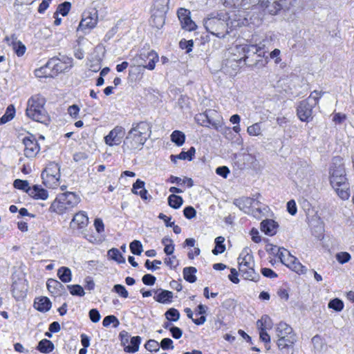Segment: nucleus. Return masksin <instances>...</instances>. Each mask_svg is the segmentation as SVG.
I'll list each match as a JSON object with an SVG mask.
<instances>
[{"label":"nucleus","mask_w":354,"mask_h":354,"mask_svg":"<svg viewBox=\"0 0 354 354\" xmlns=\"http://www.w3.org/2000/svg\"><path fill=\"white\" fill-rule=\"evenodd\" d=\"M151 133V125L141 121L133 123L125 137L122 146L124 153H131L136 150H140Z\"/></svg>","instance_id":"1"},{"label":"nucleus","mask_w":354,"mask_h":354,"mask_svg":"<svg viewBox=\"0 0 354 354\" xmlns=\"http://www.w3.org/2000/svg\"><path fill=\"white\" fill-rule=\"evenodd\" d=\"M60 195V200L64 202V204L69 209L76 206L80 201V198L73 192H65Z\"/></svg>","instance_id":"17"},{"label":"nucleus","mask_w":354,"mask_h":354,"mask_svg":"<svg viewBox=\"0 0 354 354\" xmlns=\"http://www.w3.org/2000/svg\"><path fill=\"white\" fill-rule=\"evenodd\" d=\"M13 186L18 189L23 190L28 194V191L31 189L27 180L16 179L13 183Z\"/></svg>","instance_id":"46"},{"label":"nucleus","mask_w":354,"mask_h":354,"mask_svg":"<svg viewBox=\"0 0 354 354\" xmlns=\"http://www.w3.org/2000/svg\"><path fill=\"white\" fill-rule=\"evenodd\" d=\"M337 194V195L342 200H347L350 196V193L348 191V185H345V187H333Z\"/></svg>","instance_id":"47"},{"label":"nucleus","mask_w":354,"mask_h":354,"mask_svg":"<svg viewBox=\"0 0 354 354\" xmlns=\"http://www.w3.org/2000/svg\"><path fill=\"white\" fill-rule=\"evenodd\" d=\"M51 302L46 297H41L35 299L34 307L40 312H47L51 308Z\"/></svg>","instance_id":"25"},{"label":"nucleus","mask_w":354,"mask_h":354,"mask_svg":"<svg viewBox=\"0 0 354 354\" xmlns=\"http://www.w3.org/2000/svg\"><path fill=\"white\" fill-rule=\"evenodd\" d=\"M23 143L25 146L24 154L26 157H33L39 151V147L35 140H31L29 138H25L23 140Z\"/></svg>","instance_id":"15"},{"label":"nucleus","mask_w":354,"mask_h":354,"mask_svg":"<svg viewBox=\"0 0 354 354\" xmlns=\"http://www.w3.org/2000/svg\"><path fill=\"white\" fill-rule=\"evenodd\" d=\"M88 223V218L84 212H80L77 213L71 222V226L75 227V226L78 229L85 227Z\"/></svg>","instance_id":"16"},{"label":"nucleus","mask_w":354,"mask_h":354,"mask_svg":"<svg viewBox=\"0 0 354 354\" xmlns=\"http://www.w3.org/2000/svg\"><path fill=\"white\" fill-rule=\"evenodd\" d=\"M28 194L35 199L46 200L48 196V192L41 186L35 185L28 191Z\"/></svg>","instance_id":"23"},{"label":"nucleus","mask_w":354,"mask_h":354,"mask_svg":"<svg viewBox=\"0 0 354 354\" xmlns=\"http://www.w3.org/2000/svg\"><path fill=\"white\" fill-rule=\"evenodd\" d=\"M149 59L148 63L144 64L141 62V66H142L145 68L152 71L155 68L156 63L158 62L159 57L158 54L153 50H151V55H149Z\"/></svg>","instance_id":"37"},{"label":"nucleus","mask_w":354,"mask_h":354,"mask_svg":"<svg viewBox=\"0 0 354 354\" xmlns=\"http://www.w3.org/2000/svg\"><path fill=\"white\" fill-rule=\"evenodd\" d=\"M290 334H295L292 328L285 322H280L276 328V335L278 339L287 337Z\"/></svg>","instance_id":"26"},{"label":"nucleus","mask_w":354,"mask_h":354,"mask_svg":"<svg viewBox=\"0 0 354 354\" xmlns=\"http://www.w3.org/2000/svg\"><path fill=\"white\" fill-rule=\"evenodd\" d=\"M46 286L48 291L53 295H61L65 290L64 285L54 279H49Z\"/></svg>","instance_id":"19"},{"label":"nucleus","mask_w":354,"mask_h":354,"mask_svg":"<svg viewBox=\"0 0 354 354\" xmlns=\"http://www.w3.org/2000/svg\"><path fill=\"white\" fill-rule=\"evenodd\" d=\"M67 288L72 295L82 297L85 295L84 289L80 285H68Z\"/></svg>","instance_id":"50"},{"label":"nucleus","mask_w":354,"mask_h":354,"mask_svg":"<svg viewBox=\"0 0 354 354\" xmlns=\"http://www.w3.org/2000/svg\"><path fill=\"white\" fill-rule=\"evenodd\" d=\"M225 239L223 236H218L215 239V247L212 250V253L214 255L221 254L225 250V245L223 244Z\"/></svg>","instance_id":"40"},{"label":"nucleus","mask_w":354,"mask_h":354,"mask_svg":"<svg viewBox=\"0 0 354 354\" xmlns=\"http://www.w3.org/2000/svg\"><path fill=\"white\" fill-rule=\"evenodd\" d=\"M259 203V202L255 198L250 197H242L239 199H236L234 202V204L241 210L245 211V209H249L254 203L258 205Z\"/></svg>","instance_id":"22"},{"label":"nucleus","mask_w":354,"mask_h":354,"mask_svg":"<svg viewBox=\"0 0 354 354\" xmlns=\"http://www.w3.org/2000/svg\"><path fill=\"white\" fill-rule=\"evenodd\" d=\"M159 345L163 350L174 348L173 341L170 338L162 339Z\"/></svg>","instance_id":"61"},{"label":"nucleus","mask_w":354,"mask_h":354,"mask_svg":"<svg viewBox=\"0 0 354 354\" xmlns=\"http://www.w3.org/2000/svg\"><path fill=\"white\" fill-rule=\"evenodd\" d=\"M278 224L274 220L266 219L261 223V230L268 236H273L277 233Z\"/></svg>","instance_id":"18"},{"label":"nucleus","mask_w":354,"mask_h":354,"mask_svg":"<svg viewBox=\"0 0 354 354\" xmlns=\"http://www.w3.org/2000/svg\"><path fill=\"white\" fill-rule=\"evenodd\" d=\"M325 92L314 91L310 96L301 101L297 108V115L302 122H309L313 119V109L318 104L319 100Z\"/></svg>","instance_id":"3"},{"label":"nucleus","mask_w":354,"mask_h":354,"mask_svg":"<svg viewBox=\"0 0 354 354\" xmlns=\"http://www.w3.org/2000/svg\"><path fill=\"white\" fill-rule=\"evenodd\" d=\"M111 324H113V327L116 328L119 326L120 322L118 318L114 315H108L106 316L102 322V324L104 327L109 326Z\"/></svg>","instance_id":"48"},{"label":"nucleus","mask_w":354,"mask_h":354,"mask_svg":"<svg viewBox=\"0 0 354 354\" xmlns=\"http://www.w3.org/2000/svg\"><path fill=\"white\" fill-rule=\"evenodd\" d=\"M58 61L59 60L55 58H53L50 60H49L44 67H41L39 69H37L35 71L36 77L41 78L50 76L51 75L46 72V70L48 68H53V69H55L57 71H58L60 69L59 68Z\"/></svg>","instance_id":"14"},{"label":"nucleus","mask_w":354,"mask_h":354,"mask_svg":"<svg viewBox=\"0 0 354 354\" xmlns=\"http://www.w3.org/2000/svg\"><path fill=\"white\" fill-rule=\"evenodd\" d=\"M46 102V99L40 95L31 97L28 101L26 115L36 122L48 124L50 118L44 109Z\"/></svg>","instance_id":"2"},{"label":"nucleus","mask_w":354,"mask_h":354,"mask_svg":"<svg viewBox=\"0 0 354 354\" xmlns=\"http://www.w3.org/2000/svg\"><path fill=\"white\" fill-rule=\"evenodd\" d=\"M259 2L260 0H225L224 5L230 8H241L248 4H256Z\"/></svg>","instance_id":"27"},{"label":"nucleus","mask_w":354,"mask_h":354,"mask_svg":"<svg viewBox=\"0 0 354 354\" xmlns=\"http://www.w3.org/2000/svg\"><path fill=\"white\" fill-rule=\"evenodd\" d=\"M145 347L147 351H149L150 352H153V351L156 352V351H159V349H160L159 343L154 339L148 340L147 342V343L145 344Z\"/></svg>","instance_id":"57"},{"label":"nucleus","mask_w":354,"mask_h":354,"mask_svg":"<svg viewBox=\"0 0 354 354\" xmlns=\"http://www.w3.org/2000/svg\"><path fill=\"white\" fill-rule=\"evenodd\" d=\"M335 257L337 261L341 264L348 262L351 259V254L346 252H338L336 254Z\"/></svg>","instance_id":"55"},{"label":"nucleus","mask_w":354,"mask_h":354,"mask_svg":"<svg viewBox=\"0 0 354 354\" xmlns=\"http://www.w3.org/2000/svg\"><path fill=\"white\" fill-rule=\"evenodd\" d=\"M149 55H151V50L149 51H143L141 52L140 54L136 58V62L141 66V62L144 64H147V61L149 60Z\"/></svg>","instance_id":"60"},{"label":"nucleus","mask_w":354,"mask_h":354,"mask_svg":"<svg viewBox=\"0 0 354 354\" xmlns=\"http://www.w3.org/2000/svg\"><path fill=\"white\" fill-rule=\"evenodd\" d=\"M264 46V45L263 46ZM263 47L260 45H243L242 46L241 50L244 53L243 61L245 64L249 66H256L259 59H255L254 60H250V57L251 55L261 58L264 57L266 51L263 50Z\"/></svg>","instance_id":"5"},{"label":"nucleus","mask_w":354,"mask_h":354,"mask_svg":"<svg viewBox=\"0 0 354 354\" xmlns=\"http://www.w3.org/2000/svg\"><path fill=\"white\" fill-rule=\"evenodd\" d=\"M183 214L187 218L192 219L196 216V211L193 207L187 206L184 209Z\"/></svg>","instance_id":"63"},{"label":"nucleus","mask_w":354,"mask_h":354,"mask_svg":"<svg viewBox=\"0 0 354 354\" xmlns=\"http://www.w3.org/2000/svg\"><path fill=\"white\" fill-rule=\"evenodd\" d=\"M183 199L181 196L176 195V194H171L168 197V204L169 205L174 208V209H178L180 207V206L183 205Z\"/></svg>","instance_id":"41"},{"label":"nucleus","mask_w":354,"mask_h":354,"mask_svg":"<svg viewBox=\"0 0 354 354\" xmlns=\"http://www.w3.org/2000/svg\"><path fill=\"white\" fill-rule=\"evenodd\" d=\"M328 307L336 312H340L344 308V302L338 298H335L328 302Z\"/></svg>","instance_id":"44"},{"label":"nucleus","mask_w":354,"mask_h":354,"mask_svg":"<svg viewBox=\"0 0 354 354\" xmlns=\"http://www.w3.org/2000/svg\"><path fill=\"white\" fill-rule=\"evenodd\" d=\"M124 134V129L122 127L117 126L105 136V143L109 146L118 145L121 142Z\"/></svg>","instance_id":"9"},{"label":"nucleus","mask_w":354,"mask_h":354,"mask_svg":"<svg viewBox=\"0 0 354 354\" xmlns=\"http://www.w3.org/2000/svg\"><path fill=\"white\" fill-rule=\"evenodd\" d=\"M204 26L207 32L218 38H224L229 32L225 21L216 17H209L205 19Z\"/></svg>","instance_id":"4"},{"label":"nucleus","mask_w":354,"mask_h":354,"mask_svg":"<svg viewBox=\"0 0 354 354\" xmlns=\"http://www.w3.org/2000/svg\"><path fill=\"white\" fill-rule=\"evenodd\" d=\"M197 270L194 267H186L183 269V277L184 279L189 282L194 283L196 281V277L195 274L196 273Z\"/></svg>","instance_id":"35"},{"label":"nucleus","mask_w":354,"mask_h":354,"mask_svg":"<svg viewBox=\"0 0 354 354\" xmlns=\"http://www.w3.org/2000/svg\"><path fill=\"white\" fill-rule=\"evenodd\" d=\"M277 255L281 262L288 268L291 263L296 260V257L292 256L288 250L283 248H279Z\"/></svg>","instance_id":"24"},{"label":"nucleus","mask_w":354,"mask_h":354,"mask_svg":"<svg viewBox=\"0 0 354 354\" xmlns=\"http://www.w3.org/2000/svg\"><path fill=\"white\" fill-rule=\"evenodd\" d=\"M69 208L66 205L64 204V202L60 200V195H59L56 199L52 203L50 210L51 212H56L57 214H63L66 209Z\"/></svg>","instance_id":"28"},{"label":"nucleus","mask_w":354,"mask_h":354,"mask_svg":"<svg viewBox=\"0 0 354 354\" xmlns=\"http://www.w3.org/2000/svg\"><path fill=\"white\" fill-rule=\"evenodd\" d=\"M248 133L250 136H257L261 134V128L260 123H255L248 127Z\"/></svg>","instance_id":"53"},{"label":"nucleus","mask_w":354,"mask_h":354,"mask_svg":"<svg viewBox=\"0 0 354 354\" xmlns=\"http://www.w3.org/2000/svg\"><path fill=\"white\" fill-rule=\"evenodd\" d=\"M330 182L333 187H345L348 185L345 175L330 176Z\"/></svg>","instance_id":"36"},{"label":"nucleus","mask_w":354,"mask_h":354,"mask_svg":"<svg viewBox=\"0 0 354 354\" xmlns=\"http://www.w3.org/2000/svg\"><path fill=\"white\" fill-rule=\"evenodd\" d=\"M171 140L177 146H182L185 143V136L180 131H174L171 135Z\"/></svg>","instance_id":"39"},{"label":"nucleus","mask_w":354,"mask_h":354,"mask_svg":"<svg viewBox=\"0 0 354 354\" xmlns=\"http://www.w3.org/2000/svg\"><path fill=\"white\" fill-rule=\"evenodd\" d=\"M210 116L205 112L197 114L195 117L196 122L201 126L208 127Z\"/></svg>","instance_id":"49"},{"label":"nucleus","mask_w":354,"mask_h":354,"mask_svg":"<svg viewBox=\"0 0 354 354\" xmlns=\"http://www.w3.org/2000/svg\"><path fill=\"white\" fill-rule=\"evenodd\" d=\"M57 276L64 283L70 282L72 278L71 271L67 267L59 268L57 270Z\"/></svg>","instance_id":"33"},{"label":"nucleus","mask_w":354,"mask_h":354,"mask_svg":"<svg viewBox=\"0 0 354 354\" xmlns=\"http://www.w3.org/2000/svg\"><path fill=\"white\" fill-rule=\"evenodd\" d=\"M27 288L24 281L14 282L12 285V292L17 299H21L26 297Z\"/></svg>","instance_id":"21"},{"label":"nucleus","mask_w":354,"mask_h":354,"mask_svg":"<svg viewBox=\"0 0 354 354\" xmlns=\"http://www.w3.org/2000/svg\"><path fill=\"white\" fill-rule=\"evenodd\" d=\"M177 14L183 28L189 31L196 29V25L192 20L189 10L181 8L178 9Z\"/></svg>","instance_id":"7"},{"label":"nucleus","mask_w":354,"mask_h":354,"mask_svg":"<svg viewBox=\"0 0 354 354\" xmlns=\"http://www.w3.org/2000/svg\"><path fill=\"white\" fill-rule=\"evenodd\" d=\"M119 337L121 342V344L124 346V348H125L126 346H129V343L131 337L127 331H121L119 334Z\"/></svg>","instance_id":"58"},{"label":"nucleus","mask_w":354,"mask_h":354,"mask_svg":"<svg viewBox=\"0 0 354 354\" xmlns=\"http://www.w3.org/2000/svg\"><path fill=\"white\" fill-rule=\"evenodd\" d=\"M97 22V15L96 11H94L93 13L91 12H84L78 29L82 30L85 29H92L96 26Z\"/></svg>","instance_id":"8"},{"label":"nucleus","mask_w":354,"mask_h":354,"mask_svg":"<svg viewBox=\"0 0 354 354\" xmlns=\"http://www.w3.org/2000/svg\"><path fill=\"white\" fill-rule=\"evenodd\" d=\"M107 255L111 259L115 261L118 263H125V259L117 248L109 250L107 252Z\"/></svg>","instance_id":"38"},{"label":"nucleus","mask_w":354,"mask_h":354,"mask_svg":"<svg viewBox=\"0 0 354 354\" xmlns=\"http://www.w3.org/2000/svg\"><path fill=\"white\" fill-rule=\"evenodd\" d=\"M196 153V149L194 147L189 148L187 151H181L178 155H177L178 159L180 160H191L194 154Z\"/></svg>","instance_id":"51"},{"label":"nucleus","mask_w":354,"mask_h":354,"mask_svg":"<svg viewBox=\"0 0 354 354\" xmlns=\"http://www.w3.org/2000/svg\"><path fill=\"white\" fill-rule=\"evenodd\" d=\"M88 316L91 322H93V323L98 322L101 318V315L99 311L95 308L90 310L88 313Z\"/></svg>","instance_id":"62"},{"label":"nucleus","mask_w":354,"mask_h":354,"mask_svg":"<svg viewBox=\"0 0 354 354\" xmlns=\"http://www.w3.org/2000/svg\"><path fill=\"white\" fill-rule=\"evenodd\" d=\"M284 1L285 0H277L272 3L269 0L261 1V7L266 8L270 15H275L283 8Z\"/></svg>","instance_id":"13"},{"label":"nucleus","mask_w":354,"mask_h":354,"mask_svg":"<svg viewBox=\"0 0 354 354\" xmlns=\"http://www.w3.org/2000/svg\"><path fill=\"white\" fill-rule=\"evenodd\" d=\"M54 348L53 343L47 339H41L37 346V349L42 353H49L53 351Z\"/></svg>","instance_id":"30"},{"label":"nucleus","mask_w":354,"mask_h":354,"mask_svg":"<svg viewBox=\"0 0 354 354\" xmlns=\"http://www.w3.org/2000/svg\"><path fill=\"white\" fill-rule=\"evenodd\" d=\"M113 290L123 298H127L129 296L128 291L126 290L125 287L123 285H115L113 286Z\"/></svg>","instance_id":"59"},{"label":"nucleus","mask_w":354,"mask_h":354,"mask_svg":"<svg viewBox=\"0 0 354 354\" xmlns=\"http://www.w3.org/2000/svg\"><path fill=\"white\" fill-rule=\"evenodd\" d=\"M209 124L216 131H220L222 133H227V132H231V129L230 127L224 126L222 118L212 120L210 118L208 122V126Z\"/></svg>","instance_id":"29"},{"label":"nucleus","mask_w":354,"mask_h":354,"mask_svg":"<svg viewBox=\"0 0 354 354\" xmlns=\"http://www.w3.org/2000/svg\"><path fill=\"white\" fill-rule=\"evenodd\" d=\"M141 342L140 336L132 337L130 339L129 346H126L124 351L127 353H136L138 351Z\"/></svg>","instance_id":"31"},{"label":"nucleus","mask_w":354,"mask_h":354,"mask_svg":"<svg viewBox=\"0 0 354 354\" xmlns=\"http://www.w3.org/2000/svg\"><path fill=\"white\" fill-rule=\"evenodd\" d=\"M71 8V4L68 1H64L62 3H60L57 8L55 12V15H58L61 14L62 16L65 17L68 15Z\"/></svg>","instance_id":"45"},{"label":"nucleus","mask_w":354,"mask_h":354,"mask_svg":"<svg viewBox=\"0 0 354 354\" xmlns=\"http://www.w3.org/2000/svg\"><path fill=\"white\" fill-rule=\"evenodd\" d=\"M156 280V277L151 274H146L142 278V282L147 286H153Z\"/></svg>","instance_id":"64"},{"label":"nucleus","mask_w":354,"mask_h":354,"mask_svg":"<svg viewBox=\"0 0 354 354\" xmlns=\"http://www.w3.org/2000/svg\"><path fill=\"white\" fill-rule=\"evenodd\" d=\"M155 293V296L153 299L161 304L169 303L171 301V299L173 297V292L169 290H153Z\"/></svg>","instance_id":"20"},{"label":"nucleus","mask_w":354,"mask_h":354,"mask_svg":"<svg viewBox=\"0 0 354 354\" xmlns=\"http://www.w3.org/2000/svg\"><path fill=\"white\" fill-rule=\"evenodd\" d=\"M239 271H245V267L254 266L253 256L248 248L243 250L238 258Z\"/></svg>","instance_id":"11"},{"label":"nucleus","mask_w":354,"mask_h":354,"mask_svg":"<svg viewBox=\"0 0 354 354\" xmlns=\"http://www.w3.org/2000/svg\"><path fill=\"white\" fill-rule=\"evenodd\" d=\"M291 270L298 274H304L306 272L305 266H304L296 258V260L291 263L289 267Z\"/></svg>","instance_id":"54"},{"label":"nucleus","mask_w":354,"mask_h":354,"mask_svg":"<svg viewBox=\"0 0 354 354\" xmlns=\"http://www.w3.org/2000/svg\"><path fill=\"white\" fill-rule=\"evenodd\" d=\"M44 175H55L57 176V177H60L59 165L55 162L49 163L41 173V176Z\"/></svg>","instance_id":"34"},{"label":"nucleus","mask_w":354,"mask_h":354,"mask_svg":"<svg viewBox=\"0 0 354 354\" xmlns=\"http://www.w3.org/2000/svg\"><path fill=\"white\" fill-rule=\"evenodd\" d=\"M60 177H57V176L52 175H44L41 176V178L43 180V183L49 188L54 189L59 185V180Z\"/></svg>","instance_id":"32"},{"label":"nucleus","mask_w":354,"mask_h":354,"mask_svg":"<svg viewBox=\"0 0 354 354\" xmlns=\"http://www.w3.org/2000/svg\"><path fill=\"white\" fill-rule=\"evenodd\" d=\"M296 342L295 334H290L287 337H281L277 340V346L279 350L284 354H292L293 346Z\"/></svg>","instance_id":"10"},{"label":"nucleus","mask_w":354,"mask_h":354,"mask_svg":"<svg viewBox=\"0 0 354 354\" xmlns=\"http://www.w3.org/2000/svg\"><path fill=\"white\" fill-rule=\"evenodd\" d=\"M165 316L169 322H177L180 319V313L177 309L171 308L165 312Z\"/></svg>","instance_id":"43"},{"label":"nucleus","mask_w":354,"mask_h":354,"mask_svg":"<svg viewBox=\"0 0 354 354\" xmlns=\"http://www.w3.org/2000/svg\"><path fill=\"white\" fill-rule=\"evenodd\" d=\"M169 0H155L153 5L154 19H158V24H155L157 28L162 27L165 23V14L169 10Z\"/></svg>","instance_id":"6"},{"label":"nucleus","mask_w":354,"mask_h":354,"mask_svg":"<svg viewBox=\"0 0 354 354\" xmlns=\"http://www.w3.org/2000/svg\"><path fill=\"white\" fill-rule=\"evenodd\" d=\"M8 44L12 47L13 50L18 57L24 55L26 48L21 41L17 39L15 35H12L10 37H6L5 39Z\"/></svg>","instance_id":"12"},{"label":"nucleus","mask_w":354,"mask_h":354,"mask_svg":"<svg viewBox=\"0 0 354 354\" xmlns=\"http://www.w3.org/2000/svg\"><path fill=\"white\" fill-rule=\"evenodd\" d=\"M245 279L256 281L259 275L255 272L254 266L245 267V271H240Z\"/></svg>","instance_id":"42"},{"label":"nucleus","mask_w":354,"mask_h":354,"mask_svg":"<svg viewBox=\"0 0 354 354\" xmlns=\"http://www.w3.org/2000/svg\"><path fill=\"white\" fill-rule=\"evenodd\" d=\"M15 113V108L12 105H10L8 106L6 111L5 114L1 117L3 118V122H8V121L11 120Z\"/></svg>","instance_id":"56"},{"label":"nucleus","mask_w":354,"mask_h":354,"mask_svg":"<svg viewBox=\"0 0 354 354\" xmlns=\"http://www.w3.org/2000/svg\"><path fill=\"white\" fill-rule=\"evenodd\" d=\"M131 252L136 255H140L142 252V245L140 241L134 240L130 243Z\"/></svg>","instance_id":"52"}]
</instances>
